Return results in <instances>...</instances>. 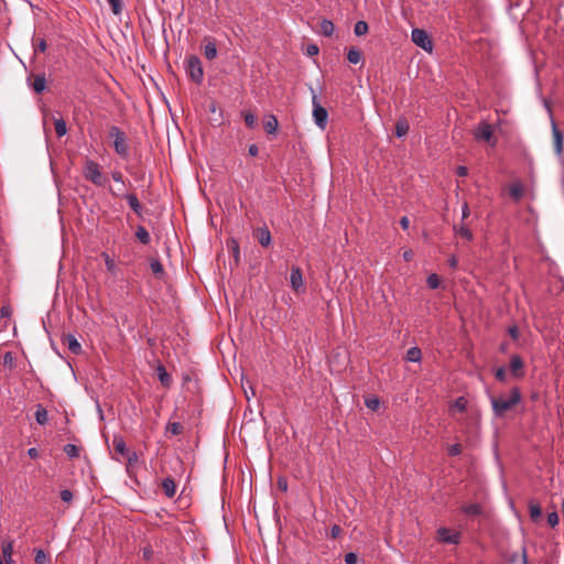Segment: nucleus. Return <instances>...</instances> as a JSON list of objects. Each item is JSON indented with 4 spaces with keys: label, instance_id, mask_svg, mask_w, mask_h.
Wrapping results in <instances>:
<instances>
[{
    "label": "nucleus",
    "instance_id": "nucleus-48",
    "mask_svg": "<svg viewBox=\"0 0 564 564\" xmlns=\"http://www.w3.org/2000/svg\"><path fill=\"white\" fill-rule=\"evenodd\" d=\"M12 315V307L9 304L0 308V318H8Z\"/></svg>",
    "mask_w": 564,
    "mask_h": 564
},
{
    "label": "nucleus",
    "instance_id": "nucleus-13",
    "mask_svg": "<svg viewBox=\"0 0 564 564\" xmlns=\"http://www.w3.org/2000/svg\"><path fill=\"white\" fill-rule=\"evenodd\" d=\"M256 237L262 247H269L271 245V232L267 226L257 228Z\"/></svg>",
    "mask_w": 564,
    "mask_h": 564
},
{
    "label": "nucleus",
    "instance_id": "nucleus-51",
    "mask_svg": "<svg viewBox=\"0 0 564 564\" xmlns=\"http://www.w3.org/2000/svg\"><path fill=\"white\" fill-rule=\"evenodd\" d=\"M497 380H499L500 382H505L506 381V369L503 367H500L496 370V373H495Z\"/></svg>",
    "mask_w": 564,
    "mask_h": 564
},
{
    "label": "nucleus",
    "instance_id": "nucleus-55",
    "mask_svg": "<svg viewBox=\"0 0 564 564\" xmlns=\"http://www.w3.org/2000/svg\"><path fill=\"white\" fill-rule=\"evenodd\" d=\"M456 173H457L458 176H463V177L467 176L468 169L466 166L460 165V166L457 167Z\"/></svg>",
    "mask_w": 564,
    "mask_h": 564
},
{
    "label": "nucleus",
    "instance_id": "nucleus-56",
    "mask_svg": "<svg viewBox=\"0 0 564 564\" xmlns=\"http://www.w3.org/2000/svg\"><path fill=\"white\" fill-rule=\"evenodd\" d=\"M248 153L251 156H257L259 153V149H258L257 144L249 145Z\"/></svg>",
    "mask_w": 564,
    "mask_h": 564
},
{
    "label": "nucleus",
    "instance_id": "nucleus-39",
    "mask_svg": "<svg viewBox=\"0 0 564 564\" xmlns=\"http://www.w3.org/2000/svg\"><path fill=\"white\" fill-rule=\"evenodd\" d=\"M427 286L435 290L440 286L441 280L437 274L431 273L426 279Z\"/></svg>",
    "mask_w": 564,
    "mask_h": 564
},
{
    "label": "nucleus",
    "instance_id": "nucleus-26",
    "mask_svg": "<svg viewBox=\"0 0 564 564\" xmlns=\"http://www.w3.org/2000/svg\"><path fill=\"white\" fill-rule=\"evenodd\" d=\"M509 193H510V196L516 199V200H519L522 198L523 194H524V188L522 186V184L520 183H513L510 188H509Z\"/></svg>",
    "mask_w": 564,
    "mask_h": 564
},
{
    "label": "nucleus",
    "instance_id": "nucleus-28",
    "mask_svg": "<svg viewBox=\"0 0 564 564\" xmlns=\"http://www.w3.org/2000/svg\"><path fill=\"white\" fill-rule=\"evenodd\" d=\"M334 30H335V25L330 20L324 19L321 22V33L323 35L330 36V35H333Z\"/></svg>",
    "mask_w": 564,
    "mask_h": 564
},
{
    "label": "nucleus",
    "instance_id": "nucleus-7",
    "mask_svg": "<svg viewBox=\"0 0 564 564\" xmlns=\"http://www.w3.org/2000/svg\"><path fill=\"white\" fill-rule=\"evenodd\" d=\"M474 135H475L476 140L489 142V143H491V145L496 144V140H494L492 127L485 121L480 122L477 126V128L475 129Z\"/></svg>",
    "mask_w": 564,
    "mask_h": 564
},
{
    "label": "nucleus",
    "instance_id": "nucleus-60",
    "mask_svg": "<svg viewBox=\"0 0 564 564\" xmlns=\"http://www.w3.org/2000/svg\"><path fill=\"white\" fill-rule=\"evenodd\" d=\"M400 225H401V227H402L404 230H405V229H408V228H409V226H410V220H409V218H408V217H405V216H404V217H402V218L400 219Z\"/></svg>",
    "mask_w": 564,
    "mask_h": 564
},
{
    "label": "nucleus",
    "instance_id": "nucleus-2",
    "mask_svg": "<svg viewBox=\"0 0 564 564\" xmlns=\"http://www.w3.org/2000/svg\"><path fill=\"white\" fill-rule=\"evenodd\" d=\"M83 174L87 181L97 186H104L107 183V177L101 173L99 164L93 160L85 162Z\"/></svg>",
    "mask_w": 564,
    "mask_h": 564
},
{
    "label": "nucleus",
    "instance_id": "nucleus-27",
    "mask_svg": "<svg viewBox=\"0 0 564 564\" xmlns=\"http://www.w3.org/2000/svg\"><path fill=\"white\" fill-rule=\"evenodd\" d=\"M150 268L156 278L161 279L164 275V268L159 259H152Z\"/></svg>",
    "mask_w": 564,
    "mask_h": 564
},
{
    "label": "nucleus",
    "instance_id": "nucleus-40",
    "mask_svg": "<svg viewBox=\"0 0 564 564\" xmlns=\"http://www.w3.org/2000/svg\"><path fill=\"white\" fill-rule=\"evenodd\" d=\"M365 404L368 409L377 411L380 408V400L376 397H370L365 400Z\"/></svg>",
    "mask_w": 564,
    "mask_h": 564
},
{
    "label": "nucleus",
    "instance_id": "nucleus-12",
    "mask_svg": "<svg viewBox=\"0 0 564 564\" xmlns=\"http://www.w3.org/2000/svg\"><path fill=\"white\" fill-rule=\"evenodd\" d=\"M1 552L6 564H14L12 558L13 554V542L9 539L1 540Z\"/></svg>",
    "mask_w": 564,
    "mask_h": 564
},
{
    "label": "nucleus",
    "instance_id": "nucleus-4",
    "mask_svg": "<svg viewBox=\"0 0 564 564\" xmlns=\"http://www.w3.org/2000/svg\"><path fill=\"white\" fill-rule=\"evenodd\" d=\"M186 72L194 83L200 84L203 82L204 70L202 62L196 55L186 58Z\"/></svg>",
    "mask_w": 564,
    "mask_h": 564
},
{
    "label": "nucleus",
    "instance_id": "nucleus-35",
    "mask_svg": "<svg viewBox=\"0 0 564 564\" xmlns=\"http://www.w3.org/2000/svg\"><path fill=\"white\" fill-rule=\"evenodd\" d=\"M227 247L231 250L235 261H236V263H238L239 256H240L238 242L235 239H231V240L227 241Z\"/></svg>",
    "mask_w": 564,
    "mask_h": 564
},
{
    "label": "nucleus",
    "instance_id": "nucleus-58",
    "mask_svg": "<svg viewBox=\"0 0 564 564\" xmlns=\"http://www.w3.org/2000/svg\"><path fill=\"white\" fill-rule=\"evenodd\" d=\"M448 265L452 268V269H456L457 265H458V260L455 256H452L449 259H448Z\"/></svg>",
    "mask_w": 564,
    "mask_h": 564
},
{
    "label": "nucleus",
    "instance_id": "nucleus-44",
    "mask_svg": "<svg viewBox=\"0 0 564 564\" xmlns=\"http://www.w3.org/2000/svg\"><path fill=\"white\" fill-rule=\"evenodd\" d=\"M467 406V400L464 397H459L455 400L453 408L458 410L459 412H464Z\"/></svg>",
    "mask_w": 564,
    "mask_h": 564
},
{
    "label": "nucleus",
    "instance_id": "nucleus-8",
    "mask_svg": "<svg viewBox=\"0 0 564 564\" xmlns=\"http://www.w3.org/2000/svg\"><path fill=\"white\" fill-rule=\"evenodd\" d=\"M437 539L443 543L458 544L460 541V534L458 532H453L447 528H440L437 530Z\"/></svg>",
    "mask_w": 564,
    "mask_h": 564
},
{
    "label": "nucleus",
    "instance_id": "nucleus-57",
    "mask_svg": "<svg viewBox=\"0 0 564 564\" xmlns=\"http://www.w3.org/2000/svg\"><path fill=\"white\" fill-rule=\"evenodd\" d=\"M318 53V47L314 44L307 46V54L310 56L316 55Z\"/></svg>",
    "mask_w": 564,
    "mask_h": 564
},
{
    "label": "nucleus",
    "instance_id": "nucleus-9",
    "mask_svg": "<svg viewBox=\"0 0 564 564\" xmlns=\"http://www.w3.org/2000/svg\"><path fill=\"white\" fill-rule=\"evenodd\" d=\"M552 137L554 152L556 155L560 156L563 153L564 135L563 132L556 126L555 121H552Z\"/></svg>",
    "mask_w": 564,
    "mask_h": 564
},
{
    "label": "nucleus",
    "instance_id": "nucleus-24",
    "mask_svg": "<svg viewBox=\"0 0 564 564\" xmlns=\"http://www.w3.org/2000/svg\"><path fill=\"white\" fill-rule=\"evenodd\" d=\"M204 55L209 61H213L217 57V47L214 41H208L204 45Z\"/></svg>",
    "mask_w": 564,
    "mask_h": 564
},
{
    "label": "nucleus",
    "instance_id": "nucleus-22",
    "mask_svg": "<svg viewBox=\"0 0 564 564\" xmlns=\"http://www.w3.org/2000/svg\"><path fill=\"white\" fill-rule=\"evenodd\" d=\"M454 231L457 236H460L462 238L466 239L467 241H471L474 238L471 230L465 224H462L459 226L455 225Z\"/></svg>",
    "mask_w": 564,
    "mask_h": 564
},
{
    "label": "nucleus",
    "instance_id": "nucleus-32",
    "mask_svg": "<svg viewBox=\"0 0 564 564\" xmlns=\"http://www.w3.org/2000/svg\"><path fill=\"white\" fill-rule=\"evenodd\" d=\"M54 127L57 137H64L67 133V127L64 119H54Z\"/></svg>",
    "mask_w": 564,
    "mask_h": 564
},
{
    "label": "nucleus",
    "instance_id": "nucleus-34",
    "mask_svg": "<svg viewBox=\"0 0 564 564\" xmlns=\"http://www.w3.org/2000/svg\"><path fill=\"white\" fill-rule=\"evenodd\" d=\"M46 79L44 75H36L33 82V89L36 93H42L45 89Z\"/></svg>",
    "mask_w": 564,
    "mask_h": 564
},
{
    "label": "nucleus",
    "instance_id": "nucleus-11",
    "mask_svg": "<svg viewBox=\"0 0 564 564\" xmlns=\"http://www.w3.org/2000/svg\"><path fill=\"white\" fill-rule=\"evenodd\" d=\"M113 448L115 451L122 455V456H128V460L131 463L132 460H135L137 459V455L135 453H130L126 446V442L123 441V438L119 437H115L113 440Z\"/></svg>",
    "mask_w": 564,
    "mask_h": 564
},
{
    "label": "nucleus",
    "instance_id": "nucleus-18",
    "mask_svg": "<svg viewBox=\"0 0 564 564\" xmlns=\"http://www.w3.org/2000/svg\"><path fill=\"white\" fill-rule=\"evenodd\" d=\"M460 510L470 518L478 517L482 513V507L479 503L464 505Z\"/></svg>",
    "mask_w": 564,
    "mask_h": 564
},
{
    "label": "nucleus",
    "instance_id": "nucleus-62",
    "mask_svg": "<svg viewBox=\"0 0 564 564\" xmlns=\"http://www.w3.org/2000/svg\"><path fill=\"white\" fill-rule=\"evenodd\" d=\"M153 551L150 547L143 549V557L145 560H150L152 557Z\"/></svg>",
    "mask_w": 564,
    "mask_h": 564
},
{
    "label": "nucleus",
    "instance_id": "nucleus-5",
    "mask_svg": "<svg viewBox=\"0 0 564 564\" xmlns=\"http://www.w3.org/2000/svg\"><path fill=\"white\" fill-rule=\"evenodd\" d=\"M411 40L416 46L423 48L424 51L429 53L433 51V42L425 30L413 29L411 33Z\"/></svg>",
    "mask_w": 564,
    "mask_h": 564
},
{
    "label": "nucleus",
    "instance_id": "nucleus-31",
    "mask_svg": "<svg viewBox=\"0 0 564 564\" xmlns=\"http://www.w3.org/2000/svg\"><path fill=\"white\" fill-rule=\"evenodd\" d=\"M135 237L143 245H148L150 242V235L143 226H138Z\"/></svg>",
    "mask_w": 564,
    "mask_h": 564
},
{
    "label": "nucleus",
    "instance_id": "nucleus-1",
    "mask_svg": "<svg viewBox=\"0 0 564 564\" xmlns=\"http://www.w3.org/2000/svg\"><path fill=\"white\" fill-rule=\"evenodd\" d=\"M490 401L494 414L502 417L507 411H510L521 401V393L518 388H513L509 397H492Z\"/></svg>",
    "mask_w": 564,
    "mask_h": 564
},
{
    "label": "nucleus",
    "instance_id": "nucleus-43",
    "mask_svg": "<svg viewBox=\"0 0 564 564\" xmlns=\"http://www.w3.org/2000/svg\"><path fill=\"white\" fill-rule=\"evenodd\" d=\"M34 51L35 52H45L47 48V44L45 39H35L33 42Z\"/></svg>",
    "mask_w": 564,
    "mask_h": 564
},
{
    "label": "nucleus",
    "instance_id": "nucleus-25",
    "mask_svg": "<svg viewBox=\"0 0 564 564\" xmlns=\"http://www.w3.org/2000/svg\"><path fill=\"white\" fill-rule=\"evenodd\" d=\"M409 129L410 127L406 119H399L395 123V135L402 138L409 132Z\"/></svg>",
    "mask_w": 564,
    "mask_h": 564
},
{
    "label": "nucleus",
    "instance_id": "nucleus-3",
    "mask_svg": "<svg viewBox=\"0 0 564 564\" xmlns=\"http://www.w3.org/2000/svg\"><path fill=\"white\" fill-rule=\"evenodd\" d=\"M109 135L113 139V148L116 153L121 158H127L129 155V147L124 132L121 131L120 128L112 126L110 128Z\"/></svg>",
    "mask_w": 564,
    "mask_h": 564
},
{
    "label": "nucleus",
    "instance_id": "nucleus-16",
    "mask_svg": "<svg viewBox=\"0 0 564 564\" xmlns=\"http://www.w3.org/2000/svg\"><path fill=\"white\" fill-rule=\"evenodd\" d=\"M155 371L161 384L165 388H170L172 384V378L167 373L165 367L162 364H159L155 368Z\"/></svg>",
    "mask_w": 564,
    "mask_h": 564
},
{
    "label": "nucleus",
    "instance_id": "nucleus-47",
    "mask_svg": "<svg viewBox=\"0 0 564 564\" xmlns=\"http://www.w3.org/2000/svg\"><path fill=\"white\" fill-rule=\"evenodd\" d=\"M462 449H463L462 445L456 443V444L448 446L447 452H448L449 456H457L462 453Z\"/></svg>",
    "mask_w": 564,
    "mask_h": 564
},
{
    "label": "nucleus",
    "instance_id": "nucleus-30",
    "mask_svg": "<svg viewBox=\"0 0 564 564\" xmlns=\"http://www.w3.org/2000/svg\"><path fill=\"white\" fill-rule=\"evenodd\" d=\"M362 58V54L361 52L356 48V47H351L348 53H347V59L349 63L351 64H358Z\"/></svg>",
    "mask_w": 564,
    "mask_h": 564
},
{
    "label": "nucleus",
    "instance_id": "nucleus-15",
    "mask_svg": "<svg viewBox=\"0 0 564 564\" xmlns=\"http://www.w3.org/2000/svg\"><path fill=\"white\" fill-rule=\"evenodd\" d=\"M63 344L67 346L68 350L75 355L82 351V346L74 335H66L63 339Z\"/></svg>",
    "mask_w": 564,
    "mask_h": 564
},
{
    "label": "nucleus",
    "instance_id": "nucleus-36",
    "mask_svg": "<svg viewBox=\"0 0 564 564\" xmlns=\"http://www.w3.org/2000/svg\"><path fill=\"white\" fill-rule=\"evenodd\" d=\"M34 561L36 564H47L50 562L48 555L41 549L35 550Z\"/></svg>",
    "mask_w": 564,
    "mask_h": 564
},
{
    "label": "nucleus",
    "instance_id": "nucleus-38",
    "mask_svg": "<svg viewBox=\"0 0 564 564\" xmlns=\"http://www.w3.org/2000/svg\"><path fill=\"white\" fill-rule=\"evenodd\" d=\"M64 452L65 454L70 457V458H75V457H78L79 456V449L76 445L74 444H66L64 446Z\"/></svg>",
    "mask_w": 564,
    "mask_h": 564
},
{
    "label": "nucleus",
    "instance_id": "nucleus-42",
    "mask_svg": "<svg viewBox=\"0 0 564 564\" xmlns=\"http://www.w3.org/2000/svg\"><path fill=\"white\" fill-rule=\"evenodd\" d=\"M102 256L105 258V264H106L107 270L110 273L116 274L117 265H116L115 261L107 253H102Z\"/></svg>",
    "mask_w": 564,
    "mask_h": 564
},
{
    "label": "nucleus",
    "instance_id": "nucleus-41",
    "mask_svg": "<svg viewBox=\"0 0 564 564\" xmlns=\"http://www.w3.org/2000/svg\"><path fill=\"white\" fill-rule=\"evenodd\" d=\"M113 14L118 15L122 12V0H107Z\"/></svg>",
    "mask_w": 564,
    "mask_h": 564
},
{
    "label": "nucleus",
    "instance_id": "nucleus-49",
    "mask_svg": "<svg viewBox=\"0 0 564 564\" xmlns=\"http://www.w3.org/2000/svg\"><path fill=\"white\" fill-rule=\"evenodd\" d=\"M61 499L64 501V502H72L73 500V492L68 489H64L61 491Z\"/></svg>",
    "mask_w": 564,
    "mask_h": 564
},
{
    "label": "nucleus",
    "instance_id": "nucleus-50",
    "mask_svg": "<svg viewBox=\"0 0 564 564\" xmlns=\"http://www.w3.org/2000/svg\"><path fill=\"white\" fill-rule=\"evenodd\" d=\"M358 562V556L356 553L354 552H349L345 555V563L346 564H357Z\"/></svg>",
    "mask_w": 564,
    "mask_h": 564
},
{
    "label": "nucleus",
    "instance_id": "nucleus-6",
    "mask_svg": "<svg viewBox=\"0 0 564 564\" xmlns=\"http://www.w3.org/2000/svg\"><path fill=\"white\" fill-rule=\"evenodd\" d=\"M312 104L315 124L321 129H325L328 118L327 110L323 106H321L315 94H313Z\"/></svg>",
    "mask_w": 564,
    "mask_h": 564
},
{
    "label": "nucleus",
    "instance_id": "nucleus-10",
    "mask_svg": "<svg viewBox=\"0 0 564 564\" xmlns=\"http://www.w3.org/2000/svg\"><path fill=\"white\" fill-rule=\"evenodd\" d=\"M290 283L295 292L303 290V275L299 267H293L290 274Z\"/></svg>",
    "mask_w": 564,
    "mask_h": 564
},
{
    "label": "nucleus",
    "instance_id": "nucleus-29",
    "mask_svg": "<svg viewBox=\"0 0 564 564\" xmlns=\"http://www.w3.org/2000/svg\"><path fill=\"white\" fill-rule=\"evenodd\" d=\"M422 352L421 349L417 347H411L406 351V360L411 362H419L421 360Z\"/></svg>",
    "mask_w": 564,
    "mask_h": 564
},
{
    "label": "nucleus",
    "instance_id": "nucleus-59",
    "mask_svg": "<svg viewBox=\"0 0 564 564\" xmlns=\"http://www.w3.org/2000/svg\"><path fill=\"white\" fill-rule=\"evenodd\" d=\"M509 334L513 339H517L519 337V330L517 326H512L509 328Z\"/></svg>",
    "mask_w": 564,
    "mask_h": 564
},
{
    "label": "nucleus",
    "instance_id": "nucleus-46",
    "mask_svg": "<svg viewBox=\"0 0 564 564\" xmlns=\"http://www.w3.org/2000/svg\"><path fill=\"white\" fill-rule=\"evenodd\" d=\"M245 123L249 128H253L256 126V117L251 112L243 113Z\"/></svg>",
    "mask_w": 564,
    "mask_h": 564
},
{
    "label": "nucleus",
    "instance_id": "nucleus-33",
    "mask_svg": "<svg viewBox=\"0 0 564 564\" xmlns=\"http://www.w3.org/2000/svg\"><path fill=\"white\" fill-rule=\"evenodd\" d=\"M183 425L178 422H170L165 427V432L172 435H180L183 433Z\"/></svg>",
    "mask_w": 564,
    "mask_h": 564
},
{
    "label": "nucleus",
    "instance_id": "nucleus-14",
    "mask_svg": "<svg viewBox=\"0 0 564 564\" xmlns=\"http://www.w3.org/2000/svg\"><path fill=\"white\" fill-rule=\"evenodd\" d=\"M124 198L129 205V207L139 216L142 217L143 214V207L140 204L138 197L133 193H129L124 195Z\"/></svg>",
    "mask_w": 564,
    "mask_h": 564
},
{
    "label": "nucleus",
    "instance_id": "nucleus-63",
    "mask_svg": "<svg viewBox=\"0 0 564 564\" xmlns=\"http://www.w3.org/2000/svg\"><path fill=\"white\" fill-rule=\"evenodd\" d=\"M28 454H29V456H30L31 458H36V457H37V455H39L37 449H36V448H34V447L30 448V449L28 451Z\"/></svg>",
    "mask_w": 564,
    "mask_h": 564
},
{
    "label": "nucleus",
    "instance_id": "nucleus-54",
    "mask_svg": "<svg viewBox=\"0 0 564 564\" xmlns=\"http://www.w3.org/2000/svg\"><path fill=\"white\" fill-rule=\"evenodd\" d=\"M111 176H112L115 182L123 184V175H122L121 172L115 171V172H112Z\"/></svg>",
    "mask_w": 564,
    "mask_h": 564
},
{
    "label": "nucleus",
    "instance_id": "nucleus-37",
    "mask_svg": "<svg viewBox=\"0 0 564 564\" xmlns=\"http://www.w3.org/2000/svg\"><path fill=\"white\" fill-rule=\"evenodd\" d=\"M368 24L365 21H358L355 24L354 32L357 36L365 35L368 32Z\"/></svg>",
    "mask_w": 564,
    "mask_h": 564
},
{
    "label": "nucleus",
    "instance_id": "nucleus-61",
    "mask_svg": "<svg viewBox=\"0 0 564 564\" xmlns=\"http://www.w3.org/2000/svg\"><path fill=\"white\" fill-rule=\"evenodd\" d=\"M413 256H414V253H413V251L411 249L405 250L403 252V258H404L405 261H411L413 259Z\"/></svg>",
    "mask_w": 564,
    "mask_h": 564
},
{
    "label": "nucleus",
    "instance_id": "nucleus-19",
    "mask_svg": "<svg viewBox=\"0 0 564 564\" xmlns=\"http://www.w3.org/2000/svg\"><path fill=\"white\" fill-rule=\"evenodd\" d=\"M530 518L532 521H538L542 516V509L540 503L535 499L529 500L528 503Z\"/></svg>",
    "mask_w": 564,
    "mask_h": 564
},
{
    "label": "nucleus",
    "instance_id": "nucleus-21",
    "mask_svg": "<svg viewBox=\"0 0 564 564\" xmlns=\"http://www.w3.org/2000/svg\"><path fill=\"white\" fill-rule=\"evenodd\" d=\"M278 127H279V122H278L276 117L274 115L268 116L264 121V124H263L265 132L269 134H273L276 132Z\"/></svg>",
    "mask_w": 564,
    "mask_h": 564
},
{
    "label": "nucleus",
    "instance_id": "nucleus-17",
    "mask_svg": "<svg viewBox=\"0 0 564 564\" xmlns=\"http://www.w3.org/2000/svg\"><path fill=\"white\" fill-rule=\"evenodd\" d=\"M162 489L167 498H173L176 494V484L172 477H166L162 480Z\"/></svg>",
    "mask_w": 564,
    "mask_h": 564
},
{
    "label": "nucleus",
    "instance_id": "nucleus-53",
    "mask_svg": "<svg viewBox=\"0 0 564 564\" xmlns=\"http://www.w3.org/2000/svg\"><path fill=\"white\" fill-rule=\"evenodd\" d=\"M470 212H469V206L468 204L465 202L462 206V219L465 220L468 216H469Z\"/></svg>",
    "mask_w": 564,
    "mask_h": 564
},
{
    "label": "nucleus",
    "instance_id": "nucleus-45",
    "mask_svg": "<svg viewBox=\"0 0 564 564\" xmlns=\"http://www.w3.org/2000/svg\"><path fill=\"white\" fill-rule=\"evenodd\" d=\"M560 517L556 511H552L547 514V523L550 527L554 528L558 524Z\"/></svg>",
    "mask_w": 564,
    "mask_h": 564
},
{
    "label": "nucleus",
    "instance_id": "nucleus-20",
    "mask_svg": "<svg viewBox=\"0 0 564 564\" xmlns=\"http://www.w3.org/2000/svg\"><path fill=\"white\" fill-rule=\"evenodd\" d=\"M522 368H523V360H522V358L519 355L511 356V358H510V371L514 376L520 377V376H522V373H520Z\"/></svg>",
    "mask_w": 564,
    "mask_h": 564
},
{
    "label": "nucleus",
    "instance_id": "nucleus-52",
    "mask_svg": "<svg viewBox=\"0 0 564 564\" xmlns=\"http://www.w3.org/2000/svg\"><path fill=\"white\" fill-rule=\"evenodd\" d=\"M341 528L338 524H334L330 529V535L333 539H336L340 535Z\"/></svg>",
    "mask_w": 564,
    "mask_h": 564
},
{
    "label": "nucleus",
    "instance_id": "nucleus-64",
    "mask_svg": "<svg viewBox=\"0 0 564 564\" xmlns=\"http://www.w3.org/2000/svg\"><path fill=\"white\" fill-rule=\"evenodd\" d=\"M278 485H279V488L282 489V490H286L288 486H286V481L285 480H279L278 481Z\"/></svg>",
    "mask_w": 564,
    "mask_h": 564
},
{
    "label": "nucleus",
    "instance_id": "nucleus-23",
    "mask_svg": "<svg viewBox=\"0 0 564 564\" xmlns=\"http://www.w3.org/2000/svg\"><path fill=\"white\" fill-rule=\"evenodd\" d=\"M34 416H35L36 422L40 425H44L47 423V420H48L47 411L42 404L36 405Z\"/></svg>",
    "mask_w": 564,
    "mask_h": 564
}]
</instances>
